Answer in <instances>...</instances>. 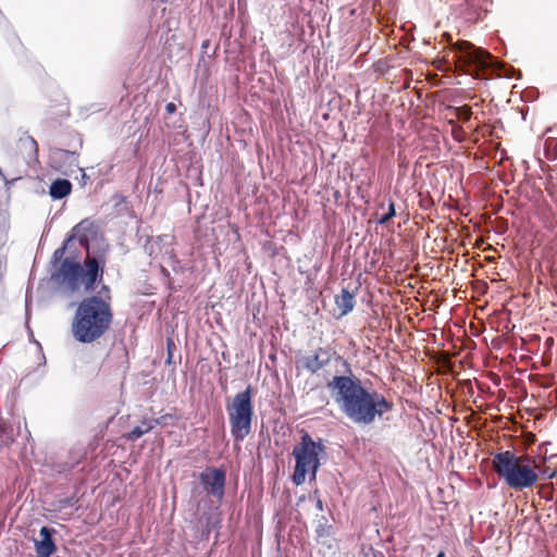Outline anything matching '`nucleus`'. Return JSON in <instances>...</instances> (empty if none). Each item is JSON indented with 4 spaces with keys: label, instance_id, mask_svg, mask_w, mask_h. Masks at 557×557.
Segmentation results:
<instances>
[{
    "label": "nucleus",
    "instance_id": "nucleus-1",
    "mask_svg": "<svg viewBox=\"0 0 557 557\" xmlns=\"http://www.w3.org/2000/svg\"><path fill=\"white\" fill-rule=\"evenodd\" d=\"M327 388L341 412L359 426L374 423L393 409L391 400L377 391L366 387L354 374L333 376Z\"/></svg>",
    "mask_w": 557,
    "mask_h": 557
},
{
    "label": "nucleus",
    "instance_id": "nucleus-2",
    "mask_svg": "<svg viewBox=\"0 0 557 557\" xmlns=\"http://www.w3.org/2000/svg\"><path fill=\"white\" fill-rule=\"evenodd\" d=\"M107 258L104 251L94 253L88 250L84 263L65 258L51 272L50 282L62 293L72 295L84 287L86 293L94 292L96 284L103 278Z\"/></svg>",
    "mask_w": 557,
    "mask_h": 557
},
{
    "label": "nucleus",
    "instance_id": "nucleus-3",
    "mask_svg": "<svg viewBox=\"0 0 557 557\" xmlns=\"http://www.w3.org/2000/svg\"><path fill=\"white\" fill-rule=\"evenodd\" d=\"M492 468L499 480L516 492L532 488L541 475L548 479L555 475V471L543 470L530 455H517L512 450L496 453L492 458Z\"/></svg>",
    "mask_w": 557,
    "mask_h": 557
},
{
    "label": "nucleus",
    "instance_id": "nucleus-4",
    "mask_svg": "<svg viewBox=\"0 0 557 557\" xmlns=\"http://www.w3.org/2000/svg\"><path fill=\"white\" fill-rule=\"evenodd\" d=\"M444 37L454 52L456 65L466 74L479 78L485 72L491 71L499 77L511 78L516 76L518 71L513 66L499 61L482 48H478L467 40L454 42L448 34H445Z\"/></svg>",
    "mask_w": 557,
    "mask_h": 557
},
{
    "label": "nucleus",
    "instance_id": "nucleus-5",
    "mask_svg": "<svg viewBox=\"0 0 557 557\" xmlns=\"http://www.w3.org/2000/svg\"><path fill=\"white\" fill-rule=\"evenodd\" d=\"M110 304L99 296L84 298L77 306L72 324L73 336L81 343L100 338L112 322Z\"/></svg>",
    "mask_w": 557,
    "mask_h": 557
},
{
    "label": "nucleus",
    "instance_id": "nucleus-6",
    "mask_svg": "<svg viewBox=\"0 0 557 557\" xmlns=\"http://www.w3.org/2000/svg\"><path fill=\"white\" fill-rule=\"evenodd\" d=\"M324 454L325 446L322 440L314 441L308 432H305L292 451L295 459L292 482L296 486H300L305 483L307 475L310 481L315 480L317 472L321 467L320 457Z\"/></svg>",
    "mask_w": 557,
    "mask_h": 557
},
{
    "label": "nucleus",
    "instance_id": "nucleus-7",
    "mask_svg": "<svg viewBox=\"0 0 557 557\" xmlns=\"http://www.w3.org/2000/svg\"><path fill=\"white\" fill-rule=\"evenodd\" d=\"M231 435L235 442H243L252 429L253 404L252 391L248 386L245 391L237 393L231 403L226 405Z\"/></svg>",
    "mask_w": 557,
    "mask_h": 557
},
{
    "label": "nucleus",
    "instance_id": "nucleus-8",
    "mask_svg": "<svg viewBox=\"0 0 557 557\" xmlns=\"http://www.w3.org/2000/svg\"><path fill=\"white\" fill-rule=\"evenodd\" d=\"M96 235L95 225L89 220L85 219L77 223L71 231V234L66 237L63 245L57 248L51 258V265L57 268V265L61 264V262L65 259L63 258L67 246L73 240L77 239L79 245L85 248L86 253L90 250V238Z\"/></svg>",
    "mask_w": 557,
    "mask_h": 557
},
{
    "label": "nucleus",
    "instance_id": "nucleus-9",
    "mask_svg": "<svg viewBox=\"0 0 557 557\" xmlns=\"http://www.w3.org/2000/svg\"><path fill=\"white\" fill-rule=\"evenodd\" d=\"M199 480L209 495L218 499H221L224 496L226 474L223 469L207 468L199 474Z\"/></svg>",
    "mask_w": 557,
    "mask_h": 557
},
{
    "label": "nucleus",
    "instance_id": "nucleus-10",
    "mask_svg": "<svg viewBox=\"0 0 557 557\" xmlns=\"http://www.w3.org/2000/svg\"><path fill=\"white\" fill-rule=\"evenodd\" d=\"M331 358V350L320 347L302 356L298 360V364L302 369L313 374L323 369L326 364H329Z\"/></svg>",
    "mask_w": 557,
    "mask_h": 557
},
{
    "label": "nucleus",
    "instance_id": "nucleus-11",
    "mask_svg": "<svg viewBox=\"0 0 557 557\" xmlns=\"http://www.w3.org/2000/svg\"><path fill=\"white\" fill-rule=\"evenodd\" d=\"M57 531L50 527H42L39 531L41 540H35L36 557H50L57 550L53 535Z\"/></svg>",
    "mask_w": 557,
    "mask_h": 557
},
{
    "label": "nucleus",
    "instance_id": "nucleus-12",
    "mask_svg": "<svg viewBox=\"0 0 557 557\" xmlns=\"http://www.w3.org/2000/svg\"><path fill=\"white\" fill-rule=\"evenodd\" d=\"M72 183L66 178L54 180L49 187V195L53 200H61L72 193Z\"/></svg>",
    "mask_w": 557,
    "mask_h": 557
},
{
    "label": "nucleus",
    "instance_id": "nucleus-13",
    "mask_svg": "<svg viewBox=\"0 0 557 557\" xmlns=\"http://www.w3.org/2000/svg\"><path fill=\"white\" fill-rule=\"evenodd\" d=\"M157 425H159V419H144L139 425L135 426L131 432L124 435L127 441L135 442L143 435L149 433Z\"/></svg>",
    "mask_w": 557,
    "mask_h": 557
},
{
    "label": "nucleus",
    "instance_id": "nucleus-14",
    "mask_svg": "<svg viewBox=\"0 0 557 557\" xmlns=\"http://www.w3.org/2000/svg\"><path fill=\"white\" fill-rule=\"evenodd\" d=\"M335 304L341 310V315H346L355 307V296L347 288H343L341 294L335 297Z\"/></svg>",
    "mask_w": 557,
    "mask_h": 557
},
{
    "label": "nucleus",
    "instance_id": "nucleus-15",
    "mask_svg": "<svg viewBox=\"0 0 557 557\" xmlns=\"http://www.w3.org/2000/svg\"><path fill=\"white\" fill-rule=\"evenodd\" d=\"M449 111L461 122H469L472 115L471 108L468 106L451 107Z\"/></svg>",
    "mask_w": 557,
    "mask_h": 557
},
{
    "label": "nucleus",
    "instance_id": "nucleus-16",
    "mask_svg": "<svg viewBox=\"0 0 557 557\" xmlns=\"http://www.w3.org/2000/svg\"><path fill=\"white\" fill-rule=\"evenodd\" d=\"M76 159H77V157H76L75 152L64 150V149H60V150L55 151L51 157V160L53 162H55L57 160H64V161L69 162L70 165L75 163Z\"/></svg>",
    "mask_w": 557,
    "mask_h": 557
},
{
    "label": "nucleus",
    "instance_id": "nucleus-17",
    "mask_svg": "<svg viewBox=\"0 0 557 557\" xmlns=\"http://www.w3.org/2000/svg\"><path fill=\"white\" fill-rule=\"evenodd\" d=\"M150 243V239L148 240L147 244ZM172 243V236L170 235H166V234H163V235H160L156 238L154 243L151 244V246L149 247L148 245L145 246V249L149 252V255L151 256L153 252H154V244L160 246V245H171Z\"/></svg>",
    "mask_w": 557,
    "mask_h": 557
},
{
    "label": "nucleus",
    "instance_id": "nucleus-18",
    "mask_svg": "<svg viewBox=\"0 0 557 557\" xmlns=\"http://www.w3.org/2000/svg\"><path fill=\"white\" fill-rule=\"evenodd\" d=\"M544 149L546 152V156L550 159L557 158V138L548 137L545 140Z\"/></svg>",
    "mask_w": 557,
    "mask_h": 557
},
{
    "label": "nucleus",
    "instance_id": "nucleus-19",
    "mask_svg": "<svg viewBox=\"0 0 557 557\" xmlns=\"http://www.w3.org/2000/svg\"><path fill=\"white\" fill-rule=\"evenodd\" d=\"M395 215H396L395 203H394V201L389 200L387 212L385 214H383L381 218H379L377 223L384 225V224L388 223L391 221V219L394 218Z\"/></svg>",
    "mask_w": 557,
    "mask_h": 557
},
{
    "label": "nucleus",
    "instance_id": "nucleus-20",
    "mask_svg": "<svg viewBox=\"0 0 557 557\" xmlns=\"http://www.w3.org/2000/svg\"><path fill=\"white\" fill-rule=\"evenodd\" d=\"M174 347V342L172 338H168L166 341V349H168V357L165 360L166 364H171L173 362V352L172 349Z\"/></svg>",
    "mask_w": 557,
    "mask_h": 557
},
{
    "label": "nucleus",
    "instance_id": "nucleus-21",
    "mask_svg": "<svg viewBox=\"0 0 557 557\" xmlns=\"http://www.w3.org/2000/svg\"><path fill=\"white\" fill-rule=\"evenodd\" d=\"M453 136L457 141H462L463 136H465V132H463L462 127L459 125H454L453 126Z\"/></svg>",
    "mask_w": 557,
    "mask_h": 557
},
{
    "label": "nucleus",
    "instance_id": "nucleus-22",
    "mask_svg": "<svg viewBox=\"0 0 557 557\" xmlns=\"http://www.w3.org/2000/svg\"><path fill=\"white\" fill-rule=\"evenodd\" d=\"M165 111H166V113H169V114H173V113L176 111V106H175V103H173V102H169V103H166V106H165Z\"/></svg>",
    "mask_w": 557,
    "mask_h": 557
},
{
    "label": "nucleus",
    "instance_id": "nucleus-23",
    "mask_svg": "<svg viewBox=\"0 0 557 557\" xmlns=\"http://www.w3.org/2000/svg\"><path fill=\"white\" fill-rule=\"evenodd\" d=\"M317 508H318L319 510H323V503H322V500H321V499H318V500H317Z\"/></svg>",
    "mask_w": 557,
    "mask_h": 557
},
{
    "label": "nucleus",
    "instance_id": "nucleus-24",
    "mask_svg": "<svg viewBox=\"0 0 557 557\" xmlns=\"http://www.w3.org/2000/svg\"><path fill=\"white\" fill-rule=\"evenodd\" d=\"M436 557H446L445 552H444V550H441V552L436 555Z\"/></svg>",
    "mask_w": 557,
    "mask_h": 557
},
{
    "label": "nucleus",
    "instance_id": "nucleus-25",
    "mask_svg": "<svg viewBox=\"0 0 557 557\" xmlns=\"http://www.w3.org/2000/svg\"><path fill=\"white\" fill-rule=\"evenodd\" d=\"M30 140H32V144H33L35 147H37V143H36L33 138H32Z\"/></svg>",
    "mask_w": 557,
    "mask_h": 557
},
{
    "label": "nucleus",
    "instance_id": "nucleus-26",
    "mask_svg": "<svg viewBox=\"0 0 557 557\" xmlns=\"http://www.w3.org/2000/svg\"><path fill=\"white\" fill-rule=\"evenodd\" d=\"M41 358H42V363L45 364L46 363V357L42 355Z\"/></svg>",
    "mask_w": 557,
    "mask_h": 557
},
{
    "label": "nucleus",
    "instance_id": "nucleus-27",
    "mask_svg": "<svg viewBox=\"0 0 557 557\" xmlns=\"http://www.w3.org/2000/svg\"><path fill=\"white\" fill-rule=\"evenodd\" d=\"M158 419H159V424H161V423H162V419H163V418H158Z\"/></svg>",
    "mask_w": 557,
    "mask_h": 557
}]
</instances>
